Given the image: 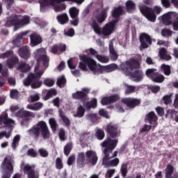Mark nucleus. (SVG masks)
I'll return each instance as SVG.
<instances>
[{"instance_id":"052dcab7","label":"nucleus","mask_w":178,"mask_h":178,"mask_svg":"<svg viewBox=\"0 0 178 178\" xmlns=\"http://www.w3.org/2000/svg\"><path fill=\"white\" fill-rule=\"evenodd\" d=\"M28 156H31V158H37L38 156V153L34 149L31 148L27 151Z\"/></svg>"},{"instance_id":"603ef678","label":"nucleus","mask_w":178,"mask_h":178,"mask_svg":"<svg viewBox=\"0 0 178 178\" xmlns=\"http://www.w3.org/2000/svg\"><path fill=\"white\" fill-rule=\"evenodd\" d=\"M97 59L102 63H108L109 62V57L108 56L97 55Z\"/></svg>"},{"instance_id":"b1692460","label":"nucleus","mask_w":178,"mask_h":178,"mask_svg":"<svg viewBox=\"0 0 178 178\" xmlns=\"http://www.w3.org/2000/svg\"><path fill=\"white\" fill-rule=\"evenodd\" d=\"M15 116L21 119H24V118H35V114L29 111L19 110L15 113Z\"/></svg>"},{"instance_id":"de8ad7c7","label":"nucleus","mask_w":178,"mask_h":178,"mask_svg":"<svg viewBox=\"0 0 178 178\" xmlns=\"http://www.w3.org/2000/svg\"><path fill=\"white\" fill-rule=\"evenodd\" d=\"M172 97H173V93L164 95L162 99L163 104L165 105H169V104H172Z\"/></svg>"},{"instance_id":"774afa93","label":"nucleus","mask_w":178,"mask_h":178,"mask_svg":"<svg viewBox=\"0 0 178 178\" xmlns=\"http://www.w3.org/2000/svg\"><path fill=\"white\" fill-rule=\"evenodd\" d=\"M40 98V93H35L30 96L31 102H37Z\"/></svg>"},{"instance_id":"e433bc0d","label":"nucleus","mask_w":178,"mask_h":178,"mask_svg":"<svg viewBox=\"0 0 178 178\" xmlns=\"http://www.w3.org/2000/svg\"><path fill=\"white\" fill-rule=\"evenodd\" d=\"M58 94V92L54 89L51 88L47 91V93L44 97H42L43 101H48V99H51L54 97V95H56Z\"/></svg>"},{"instance_id":"5fc2aeb1","label":"nucleus","mask_w":178,"mask_h":178,"mask_svg":"<svg viewBox=\"0 0 178 178\" xmlns=\"http://www.w3.org/2000/svg\"><path fill=\"white\" fill-rule=\"evenodd\" d=\"M148 90H150V91H152V92L154 94H156L161 91V86L156 85H150L148 86Z\"/></svg>"},{"instance_id":"c9c22d12","label":"nucleus","mask_w":178,"mask_h":178,"mask_svg":"<svg viewBox=\"0 0 178 178\" xmlns=\"http://www.w3.org/2000/svg\"><path fill=\"white\" fill-rule=\"evenodd\" d=\"M158 70L155 68H149L145 72L147 77H148V79H150V80H153V79L156 76Z\"/></svg>"},{"instance_id":"423d86ee","label":"nucleus","mask_w":178,"mask_h":178,"mask_svg":"<svg viewBox=\"0 0 178 178\" xmlns=\"http://www.w3.org/2000/svg\"><path fill=\"white\" fill-rule=\"evenodd\" d=\"M30 23V17L24 16L23 18L20 19L19 15L12 16L9 19H8L3 24L4 27H12L14 26V31H17L20 27L26 26Z\"/></svg>"},{"instance_id":"7ed1b4c3","label":"nucleus","mask_w":178,"mask_h":178,"mask_svg":"<svg viewBox=\"0 0 178 178\" xmlns=\"http://www.w3.org/2000/svg\"><path fill=\"white\" fill-rule=\"evenodd\" d=\"M98 163V155L94 150H88L86 153L79 152L76 156V168L83 169L86 165L95 166Z\"/></svg>"},{"instance_id":"4be33fe9","label":"nucleus","mask_w":178,"mask_h":178,"mask_svg":"<svg viewBox=\"0 0 178 178\" xmlns=\"http://www.w3.org/2000/svg\"><path fill=\"white\" fill-rule=\"evenodd\" d=\"M30 39L31 46L32 47H37V45H40L42 42V38L37 33L31 34Z\"/></svg>"},{"instance_id":"338daca9","label":"nucleus","mask_w":178,"mask_h":178,"mask_svg":"<svg viewBox=\"0 0 178 178\" xmlns=\"http://www.w3.org/2000/svg\"><path fill=\"white\" fill-rule=\"evenodd\" d=\"M13 54V51L8 50L3 54H0V59H6V58H9L10 55Z\"/></svg>"},{"instance_id":"7c9ffc66","label":"nucleus","mask_w":178,"mask_h":178,"mask_svg":"<svg viewBox=\"0 0 178 178\" xmlns=\"http://www.w3.org/2000/svg\"><path fill=\"white\" fill-rule=\"evenodd\" d=\"M27 33L23 32L21 34L17 35V37L13 40V44L17 47H20L23 44V36L26 35Z\"/></svg>"},{"instance_id":"6ab92c4d","label":"nucleus","mask_w":178,"mask_h":178,"mask_svg":"<svg viewBox=\"0 0 178 178\" xmlns=\"http://www.w3.org/2000/svg\"><path fill=\"white\" fill-rule=\"evenodd\" d=\"M173 17H177V13H168L166 14H164L162 17V21L163 24L165 26H170L173 22H172V19Z\"/></svg>"},{"instance_id":"4468645a","label":"nucleus","mask_w":178,"mask_h":178,"mask_svg":"<svg viewBox=\"0 0 178 178\" xmlns=\"http://www.w3.org/2000/svg\"><path fill=\"white\" fill-rule=\"evenodd\" d=\"M121 102L129 109H134V108L140 106V104H141V99L133 97L122 98Z\"/></svg>"},{"instance_id":"9b49d317","label":"nucleus","mask_w":178,"mask_h":178,"mask_svg":"<svg viewBox=\"0 0 178 178\" xmlns=\"http://www.w3.org/2000/svg\"><path fill=\"white\" fill-rule=\"evenodd\" d=\"M139 41L140 42V51H143V49H147L149 45H152V39L151 38V36L145 33L140 35Z\"/></svg>"},{"instance_id":"0eeeda50","label":"nucleus","mask_w":178,"mask_h":178,"mask_svg":"<svg viewBox=\"0 0 178 178\" xmlns=\"http://www.w3.org/2000/svg\"><path fill=\"white\" fill-rule=\"evenodd\" d=\"M1 168L6 170L3 174L1 178H10L12 173H13V165L10 161V158L9 156H6L1 164Z\"/></svg>"},{"instance_id":"f704fd0d","label":"nucleus","mask_w":178,"mask_h":178,"mask_svg":"<svg viewBox=\"0 0 178 178\" xmlns=\"http://www.w3.org/2000/svg\"><path fill=\"white\" fill-rule=\"evenodd\" d=\"M17 63H19V57L17 56L10 57V59L7 60V65L9 69H12L14 66L17 65Z\"/></svg>"},{"instance_id":"5701e85b","label":"nucleus","mask_w":178,"mask_h":178,"mask_svg":"<svg viewBox=\"0 0 178 178\" xmlns=\"http://www.w3.org/2000/svg\"><path fill=\"white\" fill-rule=\"evenodd\" d=\"M126 65L130 70H135V69H140L141 67L140 61L136 58H130L129 61L126 62Z\"/></svg>"},{"instance_id":"4c0bfd02","label":"nucleus","mask_w":178,"mask_h":178,"mask_svg":"<svg viewBox=\"0 0 178 178\" xmlns=\"http://www.w3.org/2000/svg\"><path fill=\"white\" fill-rule=\"evenodd\" d=\"M108 49L111 54V60H118L119 55L118 54V53H116V51H115V48H113V44H109Z\"/></svg>"},{"instance_id":"a211bd4d","label":"nucleus","mask_w":178,"mask_h":178,"mask_svg":"<svg viewBox=\"0 0 178 178\" xmlns=\"http://www.w3.org/2000/svg\"><path fill=\"white\" fill-rule=\"evenodd\" d=\"M122 15H124V10H123L122 6L115 7L111 11V16L115 19L114 20H118V23H119V20H120V16Z\"/></svg>"},{"instance_id":"c03bdc74","label":"nucleus","mask_w":178,"mask_h":178,"mask_svg":"<svg viewBox=\"0 0 178 178\" xmlns=\"http://www.w3.org/2000/svg\"><path fill=\"white\" fill-rule=\"evenodd\" d=\"M72 149H73V144L72 143H67L64 147V154L65 156H69V155H70Z\"/></svg>"},{"instance_id":"cd10ccee","label":"nucleus","mask_w":178,"mask_h":178,"mask_svg":"<svg viewBox=\"0 0 178 178\" xmlns=\"http://www.w3.org/2000/svg\"><path fill=\"white\" fill-rule=\"evenodd\" d=\"M38 2L40 5L41 12H42V10H44L45 8L48 6H54V2L58 3V2L55 1V0H38Z\"/></svg>"},{"instance_id":"f3484780","label":"nucleus","mask_w":178,"mask_h":178,"mask_svg":"<svg viewBox=\"0 0 178 178\" xmlns=\"http://www.w3.org/2000/svg\"><path fill=\"white\" fill-rule=\"evenodd\" d=\"M18 55L22 59L28 60L31 56V50L29 46H23L18 49Z\"/></svg>"},{"instance_id":"473e14b6","label":"nucleus","mask_w":178,"mask_h":178,"mask_svg":"<svg viewBox=\"0 0 178 178\" xmlns=\"http://www.w3.org/2000/svg\"><path fill=\"white\" fill-rule=\"evenodd\" d=\"M86 119L92 124H95V123H97L99 117L96 113H89L86 115Z\"/></svg>"},{"instance_id":"f257e3e1","label":"nucleus","mask_w":178,"mask_h":178,"mask_svg":"<svg viewBox=\"0 0 178 178\" xmlns=\"http://www.w3.org/2000/svg\"><path fill=\"white\" fill-rule=\"evenodd\" d=\"M81 62H79V67L83 72H87L89 70L95 76L102 74L104 72L105 73H111L118 69V65L113 63L108 65L102 66L100 64H97V61L92 59L91 57L83 54L79 56ZM87 66L88 68H87ZM99 66V67H98Z\"/></svg>"},{"instance_id":"864d4df0","label":"nucleus","mask_w":178,"mask_h":178,"mask_svg":"<svg viewBox=\"0 0 178 178\" xmlns=\"http://www.w3.org/2000/svg\"><path fill=\"white\" fill-rule=\"evenodd\" d=\"M176 115H177V111H176V110L168 109L165 118H171V119H174Z\"/></svg>"},{"instance_id":"20e7f679","label":"nucleus","mask_w":178,"mask_h":178,"mask_svg":"<svg viewBox=\"0 0 178 178\" xmlns=\"http://www.w3.org/2000/svg\"><path fill=\"white\" fill-rule=\"evenodd\" d=\"M118 22V19H113L112 21L106 24L101 29V27H99V25H98L97 20L92 19L90 26L96 34H102L105 37H108V35H111V34L113 33Z\"/></svg>"},{"instance_id":"8fccbe9b","label":"nucleus","mask_w":178,"mask_h":178,"mask_svg":"<svg viewBox=\"0 0 178 178\" xmlns=\"http://www.w3.org/2000/svg\"><path fill=\"white\" fill-rule=\"evenodd\" d=\"M19 141H20V135H16L13 140L11 147L13 149H16L17 145H19Z\"/></svg>"},{"instance_id":"bf43d9fd","label":"nucleus","mask_w":178,"mask_h":178,"mask_svg":"<svg viewBox=\"0 0 178 178\" xmlns=\"http://www.w3.org/2000/svg\"><path fill=\"white\" fill-rule=\"evenodd\" d=\"M65 9H66V4L65 3L57 4L54 6L55 12H62V10H65Z\"/></svg>"},{"instance_id":"2eb2a0df","label":"nucleus","mask_w":178,"mask_h":178,"mask_svg":"<svg viewBox=\"0 0 178 178\" xmlns=\"http://www.w3.org/2000/svg\"><path fill=\"white\" fill-rule=\"evenodd\" d=\"M124 70V72H127V74L130 76V77L133 79V81L136 83H138L139 81H141L143 79H144V73L141 70H136L134 72H131L130 71H127L129 70V68L125 67Z\"/></svg>"},{"instance_id":"c756f323","label":"nucleus","mask_w":178,"mask_h":178,"mask_svg":"<svg viewBox=\"0 0 178 178\" xmlns=\"http://www.w3.org/2000/svg\"><path fill=\"white\" fill-rule=\"evenodd\" d=\"M56 19L58 22L62 25L69 22V16L66 13L57 15Z\"/></svg>"},{"instance_id":"6e6d98bb","label":"nucleus","mask_w":178,"mask_h":178,"mask_svg":"<svg viewBox=\"0 0 178 178\" xmlns=\"http://www.w3.org/2000/svg\"><path fill=\"white\" fill-rule=\"evenodd\" d=\"M43 84L47 87H53L55 84V80L49 78H47L43 81Z\"/></svg>"},{"instance_id":"ea45409f","label":"nucleus","mask_w":178,"mask_h":178,"mask_svg":"<svg viewBox=\"0 0 178 178\" xmlns=\"http://www.w3.org/2000/svg\"><path fill=\"white\" fill-rule=\"evenodd\" d=\"M49 123L50 124L52 133H56V130L58 126V122H56V120H55V118H50L49 120Z\"/></svg>"},{"instance_id":"13d9d810","label":"nucleus","mask_w":178,"mask_h":178,"mask_svg":"<svg viewBox=\"0 0 178 178\" xmlns=\"http://www.w3.org/2000/svg\"><path fill=\"white\" fill-rule=\"evenodd\" d=\"M172 31H170V29H163L161 30V35L162 37H172Z\"/></svg>"},{"instance_id":"c85d7f7f","label":"nucleus","mask_w":178,"mask_h":178,"mask_svg":"<svg viewBox=\"0 0 178 178\" xmlns=\"http://www.w3.org/2000/svg\"><path fill=\"white\" fill-rule=\"evenodd\" d=\"M83 105L86 108L87 111H90V109H95L97 106V99H92L90 102H83Z\"/></svg>"},{"instance_id":"49530a36","label":"nucleus","mask_w":178,"mask_h":178,"mask_svg":"<svg viewBox=\"0 0 178 178\" xmlns=\"http://www.w3.org/2000/svg\"><path fill=\"white\" fill-rule=\"evenodd\" d=\"M95 137L97 140H104L105 138V131L102 129H98L95 132Z\"/></svg>"},{"instance_id":"4d7b16f0","label":"nucleus","mask_w":178,"mask_h":178,"mask_svg":"<svg viewBox=\"0 0 178 178\" xmlns=\"http://www.w3.org/2000/svg\"><path fill=\"white\" fill-rule=\"evenodd\" d=\"M120 162V161L119 160L118 158H115L114 159H112L111 161H108L107 163V165L108 166H112V167H116L119 165V163Z\"/></svg>"},{"instance_id":"a18cd8bd","label":"nucleus","mask_w":178,"mask_h":178,"mask_svg":"<svg viewBox=\"0 0 178 178\" xmlns=\"http://www.w3.org/2000/svg\"><path fill=\"white\" fill-rule=\"evenodd\" d=\"M69 13L71 18L79 17V10L76 7H72L69 10Z\"/></svg>"},{"instance_id":"393cba45","label":"nucleus","mask_w":178,"mask_h":178,"mask_svg":"<svg viewBox=\"0 0 178 178\" xmlns=\"http://www.w3.org/2000/svg\"><path fill=\"white\" fill-rule=\"evenodd\" d=\"M145 120L147 123H149V124H156L158 122V117L156 114H155V112L151 111L145 116Z\"/></svg>"},{"instance_id":"72a5a7b5","label":"nucleus","mask_w":178,"mask_h":178,"mask_svg":"<svg viewBox=\"0 0 178 178\" xmlns=\"http://www.w3.org/2000/svg\"><path fill=\"white\" fill-rule=\"evenodd\" d=\"M159 56L163 60H170V59H172V56L168 54V50H166L165 47L161 48L159 51Z\"/></svg>"},{"instance_id":"bb28decb","label":"nucleus","mask_w":178,"mask_h":178,"mask_svg":"<svg viewBox=\"0 0 178 178\" xmlns=\"http://www.w3.org/2000/svg\"><path fill=\"white\" fill-rule=\"evenodd\" d=\"M73 99H78L79 101H81V102H85V101L87 100V93L83 92V91H76L74 93H72V95Z\"/></svg>"},{"instance_id":"2f4dec72","label":"nucleus","mask_w":178,"mask_h":178,"mask_svg":"<svg viewBox=\"0 0 178 178\" xmlns=\"http://www.w3.org/2000/svg\"><path fill=\"white\" fill-rule=\"evenodd\" d=\"M30 65L25 61L21 60L18 65V70H21L22 73H27L30 72Z\"/></svg>"},{"instance_id":"a19ab883","label":"nucleus","mask_w":178,"mask_h":178,"mask_svg":"<svg viewBox=\"0 0 178 178\" xmlns=\"http://www.w3.org/2000/svg\"><path fill=\"white\" fill-rule=\"evenodd\" d=\"M152 81H154V83H163L165 81V76L159 74V72H157L156 74V76L152 79Z\"/></svg>"},{"instance_id":"9d476101","label":"nucleus","mask_w":178,"mask_h":178,"mask_svg":"<svg viewBox=\"0 0 178 178\" xmlns=\"http://www.w3.org/2000/svg\"><path fill=\"white\" fill-rule=\"evenodd\" d=\"M33 56L35 59L42 60L43 66L48 67L49 66V58L45 54V49L44 48L38 49L33 53Z\"/></svg>"},{"instance_id":"0e129e2a","label":"nucleus","mask_w":178,"mask_h":178,"mask_svg":"<svg viewBox=\"0 0 178 178\" xmlns=\"http://www.w3.org/2000/svg\"><path fill=\"white\" fill-rule=\"evenodd\" d=\"M38 152L42 158H47L49 155L48 151L44 148L39 149Z\"/></svg>"},{"instance_id":"69168bd1","label":"nucleus","mask_w":178,"mask_h":178,"mask_svg":"<svg viewBox=\"0 0 178 178\" xmlns=\"http://www.w3.org/2000/svg\"><path fill=\"white\" fill-rule=\"evenodd\" d=\"M127 164L124 163L122 164V167H121V175L122 176V177H126V176H127Z\"/></svg>"},{"instance_id":"680f3d73","label":"nucleus","mask_w":178,"mask_h":178,"mask_svg":"<svg viewBox=\"0 0 178 178\" xmlns=\"http://www.w3.org/2000/svg\"><path fill=\"white\" fill-rule=\"evenodd\" d=\"M56 168L58 170L63 169V163L62 162V159L59 157L56 159Z\"/></svg>"},{"instance_id":"09e8293b","label":"nucleus","mask_w":178,"mask_h":178,"mask_svg":"<svg viewBox=\"0 0 178 178\" xmlns=\"http://www.w3.org/2000/svg\"><path fill=\"white\" fill-rule=\"evenodd\" d=\"M125 94L126 95H130V94H133L136 92V86L131 85H126Z\"/></svg>"},{"instance_id":"79ce46f5","label":"nucleus","mask_w":178,"mask_h":178,"mask_svg":"<svg viewBox=\"0 0 178 178\" xmlns=\"http://www.w3.org/2000/svg\"><path fill=\"white\" fill-rule=\"evenodd\" d=\"M161 69V70H163L165 76H170V74H172V70L170 69V65L162 64Z\"/></svg>"},{"instance_id":"ddd939ff","label":"nucleus","mask_w":178,"mask_h":178,"mask_svg":"<svg viewBox=\"0 0 178 178\" xmlns=\"http://www.w3.org/2000/svg\"><path fill=\"white\" fill-rule=\"evenodd\" d=\"M35 167L34 165H30L26 164L23 168V172L24 175H27V178H40V172L35 171Z\"/></svg>"},{"instance_id":"412c9836","label":"nucleus","mask_w":178,"mask_h":178,"mask_svg":"<svg viewBox=\"0 0 178 178\" xmlns=\"http://www.w3.org/2000/svg\"><path fill=\"white\" fill-rule=\"evenodd\" d=\"M28 133L30 136V137H32L33 140H38L40 138V126L37 125L36 127H31L29 130H28Z\"/></svg>"},{"instance_id":"aec40b11","label":"nucleus","mask_w":178,"mask_h":178,"mask_svg":"<svg viewBox=\"0 0 178 178\" xmlns=\"http://www.w3.org/2000/svg\"><path fill=\"white\" fill-rule=\"evenodd\" d=\"M175 172V167L171 164H168L165 169V178H178V172Z\"/></svg>"},{"instance_id":"a878e982","label":"nucleus","mask_w":178,"mask_h":178,"mask_svg":"<svg viewBox=\"0 0 178 178\" xmlns=\"http://www.w3.org/2000/svg\"><path fill=\"white\" fill-rule=\"evenodd\" d=\"M66 48L67 47L65 44H63V43L56 44L52 46L51 52L52 54H54V55H56L58 52H60V54H63V52H65Z\"/></svg>"},{"instance_id":"6e6552de","label":"nucleus","mask_w":178,"mask_h":178,"mask_svg":"<svg viewBox=\"0 0 178 178\" xmlns=\"http://www.w3.org/2000/svg\"><path fill=\"white\" fill-rule=\"evenodd\" d=\"M140 11L149 22H155L156 21V14L154 11V9L147 6H143L139 7Z\"/></svg>"},{"instance_id":"dca6fc26","label":"nucleus","mask_w":178,"mask_h":178,"mask_svg":"<svg viewBox=\"0 0 178 178\" xmlns=\"http://www.w3.org/2000/svg\"><path fill=\"white\" fill-rule=\"evenodd\" d=\"M118 101H120V95L119 93L103 97L101 99V104L103 106L112 105V104H115Z\"/></svg>"},{"instance_id":"58836bf2","label":"nucleus","mask_w":178,"mask_h":178,"mask_svg":"<svg viewBox=\"0 0 178 178\" xmlns=\"http://www.w3.org/2000/svg\"><path fill=\"white\" fill-rule=\"evenodd\" d=\"M125 6L127 8V12H128V13H132L133 10L136 9V3H134V1L131 0H128L125 3Z\"/></svg>"},{"instance_id":"3c124183","label":"nucleus","mask_w":178,"mask_h":178,"mask_svg":"<svg viewBox=\"0 0 178 178\" xmlns=\"http://www.w3.org/2000/svg\"><path fill=\"white\" fill-rule=\"evenodd\" d=\"M65 84H66V78H65V76H63L60 78L57 79L56 86H58V87H60V88H62V87H64Z\"/></svg>"},{"instance_id":"f03ea898","label":"nucleus","mask_w":178,"mask_h":178,"mask_svg":"<svg viewBox=\"0 0 178 178\" xmlns=\"http://www.w3.org/2000/svg\"><path fill=\"white\" fill-rule=\"evenodd\" d=\"M106 133L108 138L102 143V147L104 149V159L108 161L109 159V154H112L113 149L118 146L119 139L117 137H120V129H119V125L113 122H109L106 127Z\"/></svg>"},{"instance_id":"1a4fd4ad","label":"nucleus","mask_w":178,"mask_h":178,"mask_svg":"<svg viewBox=\"0 0 178 178\" xmlns=\"http://www.w3.org/2000/svg\"><path fill=\"white\" fill-rule=\"evenodd\" d=\"M108 10H109V7H106L102 9L100 12L99 8H95L93 11L92 16L94 19H95L99 24H102L104 20H106V17H108Z\"/></svg>"},{"instance_id":"39448f33","label":"nucleus","mask_w":178,"mask_h":178,"mask_svg":"<svg viewBox=\"0 0 178 178\" xmlns=\"http://www.w3.org/2000/svg\"><path fill=\"white\" fill-rule=\"evenodd\" d=\"M42 74H44V70H40L35 73L30 72L23 81L24 86L25 87L31 86L33 90L40 88L42 86V81L40 80Z\"/></svg>"},{"instance_id":"37998d69","label":"nucleus","mask_w":178,"mask_h":178,"mask_svg":"<svg viewBox=\"0 0 178 178\" xmlns=\"http://www.w3.org/2000/svg\"><path fill=\"white\" fill-rule=\"evenodd\" d=\"M86 113V108L82 105H79L76 110V113L74 115L75 118H83Z\"/></svg>"},{"instance_id":"e2e57ef3","label":"nucleus","mask_w":178,"mask_h":178,"mask_svg":"<svg viewBox=\"0 0 178 178\" xmlns=\"http://www.w3.org/2000/svg\"><path fill=\"white\" fill-rule=\"evenodd\" d=\"M65 136L66 131H65L63 128H60L58 132V137L60 140H61V141H65V140H66Z\"/></svg>"},{"instance_id":"f8f14e48","label":"nucleus","mask_w":178,"mask_h":178,"mask_svg":"<svg viewBox=\"0 0 178 178\" xmlns=\"http://www.w3.org/2000/svg\"><path fill=\"white\" fill-rule=\"evenodd\" d=\"M37 126L40 127V133L43 140H48V138L51 137V131H49V128H48L47 122L44 121H39L37 123Z\"/></svg>"}]
</instances>
